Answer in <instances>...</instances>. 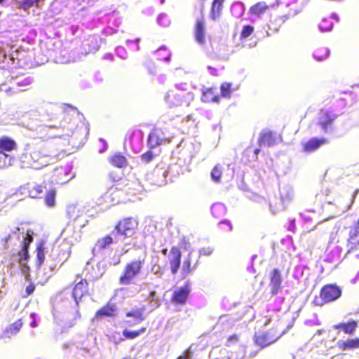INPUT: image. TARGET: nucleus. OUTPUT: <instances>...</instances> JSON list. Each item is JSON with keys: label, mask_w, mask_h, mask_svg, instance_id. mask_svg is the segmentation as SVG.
Masks as SVG:
<instances>
[{"label": "nucleus", "mask_w": 359, "mask_h": 359, "mask_svg": "<svg viewBox=\"0 0 359 359\" xmlns=\"http://www.w3.org/2000/svg\"><path fill=\"white\" fill-rule=\"evenodd\" d=\"M161 133L159 130L155 128L152 130L148 136V144L151 149L158 147L163 143Z\"/></svg>", "instance_id": "obj_23"}, {"label": "nucleus", "mask_w": 359, "mask_h": 359, "mask_svg": "<svg viewBox=\"0 0 359 359\" xmlns=\"http://www.w3.org/2000/svg\"><path fill=\"white\" fill-rule=\"evenodd\" d=\"M126 323H127V324H128V325H130V326L133 325V323H132L130 321H129V320H128V321H127Z\"/></svg>", "instance_id": "obj_53"}, {"label": "nucleus", "mask_w": 359, "mask_h": 359, "mask_svg": "<svg viewBox=\"0 0 359 359\" xmlns=\"http://www.w3.org/2000/svg\"><path fill=\"white\" fill-rule=\"evenodd\" d=\"M196 262L193 261L191 253H188L187 256L183 262L182 267L183 277L188 276L196 268Z\"/></svg>", "instance_id": "obj_26"}, {"label": "nucleus", "mask_w": 359, "mask_h": 359, "mask_svg": "<svg viewBox=\"0 0 359 359\" xmlns=\"http://www.w3.org/2000/svg\"><path fill=\"white\" fill-rule=\"evenodd\" d=\"M67 257L63 260V262H62V264H63L65 263V262L67 260V259L69 257V255H70V252H67Z\"/></svg>", "instance_id": "obj_51"}, {"label": "nucleus", "mask_w": 359, "mask_h": 359, "mask_svg": "<svg viewBox=\"0 0 359 359\" xmlns=\"http://www.w3.org/2000/svg\"><path fill=\"white\" fill-rule=\"evenodd\" d=\"M269 6L264 2H258L250 8V13L252 15L260 16L266 13Z\"/></svg>", "instance_id": "obj_29"}, {"label": "nucleus", "mask_w": 359, "mask_h": 359, "mask_svg": "<svg viewBox=\"0 0 359 359\" xmlns=\"http://www.w3.org/2000/svg\"><path fill=\"white\" fill-rule=\"evenodd\" d=\"M238 341H239L238 335L236 334H233L230 335L227 338L226 345L227 346H230L231 344H233L234 343H237Z\"/></svg>", "instance_id": "obj_43"}, {"label": "nucleus", "mask_w": 359, "mask_h": 359, "mask_svg": "<svg viewBox=\"0 0 359 359\" xmlns=\"http://www.w3.org/2000/svg\"><path fill=\"white\" fill-rule=\"evenodd\" d=\"M17 149V143L15 141L7 136L0 137V155H3L5 158L8 156L6 152H11Z\"/></svg>", "instance_id": "obj_17"}, {"label": "nucleus", "mask_w": 359, "mask_h": 359, "mask_svg": "<svg viewBox=\"0 0 359 359\" xmlns=\"http://www.w3.org/2000/svg\"><path fill=\"white\" fill-rule=\"evenodd\" d=\"M146 330H147L146 327H142L141 328H140L139 330H129L128 329H124L122 332V334L124 338L121 339V341H122L123 339H128V340L134 339L138 337L140 334L145 332Z\"/></svg>", "instance_id": "obj_28"}, {"label": "nucleus", "mask_w": 359, "mask_h": 359, "mask_svg": "<svg viewBox=\"0 0 359 359\" xmlns=\"http://www.w3.org/2000/svg\"><path fill=\"white\" fill-rule=\"evenodd\" d=\"M32 327H35L36 326V322L35 321H33L32 323Z\"/></svg>", "instance_id": "obj_54"}, {"label": "nucleus", "mask_w": 359, "mask_h": 359, "mask_svg": "<svg viewBox=\"0 0 359 359\" xmlns=\"http://www.w3.org/2000/svg\"><path fill=\"white\" fill-rule=\"evenodd\" d=\"M109 161L112 166L118 168L126 167L128 165L126 157L121 153H116L113 154L109 158Z\"/></svg>", "instance_id": "obj_25"}, {"label": "nucleus", "mask_w": 359, "mask_h": 359, "mask_svg": "<svg viewBox=\"0 0 359 359\" xmlns=\"http://www.w3.org/2000/svg\"><path fill=\"white\" fill-rule=\"evenodd\" d=\"M297 0H277V4L281 7L288 8L287 13L277 17L275 20H271L268 24L269 29L273 32H278L282 23L287 20L295 13L294 8Z\"/></svg>", "instance_id": "obj_5"}, {"label": "nucleus", "mask_w": 359, "mask_h": 359, "mask_svg": "<svg viewBox=\"0 0 359 359\" xmlns=\"http://www.w3.org/2000/svg\"><path fill=\"white\" fill-rule=\"evenodd\" d=\"M222 177V169L219 165H216L211 171V177L215 182H219Z\"/></svg>", "instance_id": "obj_37"}, {"label": "nucleus", "mask_w": 359, "mask_h": 359, "mask_svg": "<svg viewBox=\"0 0 359 359\" xmlns=\"http://www.w3.org/2000/svg\"><path fill=\"white\" fill-rule=\"evenodd\" d=\"M203 252V255H210L212 253V250H208V251H205L204 249L202 250Z\"/></svg>", "instance_id": "obj_49"}, {"label": "nucleus", "mask_w": 359, "mask_h": 359, "mask_svg": "<svg viewBox=\"0 0 359 359\" xmlns=\"http://www.w3.org/2000/svg\"><path fill=\"white\" fill-rule=\"evenodd\" d=\"M134 133H135L134 130L128 132V134H129L130 138L133 137V136L134 135Z\"/></svg>", "instance_id": "obj_50"}, {"label": "nucleus", "mask_w": 359, "mask_h": 359, "mask_svg": "<svg viewBox=\"0 0 359 359\" xmlns=\"http://www.w3.org/2000/svg\"><path fill=\"white\" fill-rule=\"evenodd\" d=\"M114 242L115 243V239L114 240L111 235H106L97 240L96 245L99 250H104Z\"/></svg>", "instance_id": "obj_33"}, {"label": "nucleus", "mask_w": 359, "mask_h": 359, "mask_svg": "<svg viewBox=\"0 0 359 359\" xmlns=\"http://www.w3.org/2000/svg\"><path fill=\"white\" fill-rule=\"evenodd\" d=\"M220 97L230 98L231 93L236 88H232V84L229 82H224L220 86Z\"/></svg>", "instance_id": "obj_32"}, {"label": "nucleus", "mask_w": 359, "mask_h": 359, "mask_svg": "<svg viewBox=\"0 0 359 359\" xmlns=\"http://www.w3.org/2000/svg\"><path fill=\"white\" fill-rule=\"evenodd\" d=\"M118 315V307L116 303L108 302L99 309L95 313L94 319L102 320L104 318H114Z\"/></svg>", "instance_id": "obj_9"}, {"label": "nucleus", "mask_w": 359, "mask_h": 359, "mask_svg": "<svg viewBox=\"0 0 359 359\" xmlns=\"http://www.w3.org/2000/svg\"><path fill=\"white\" fill-rule=\"evenodd\" d=\"M22 258L25 260H27L29 258L28 250H26V251H22Z\"/></svg>", "instance_id": "obj_47"}, {"label": "nucleus", "mask_w": 359, "mask_h": 359, "mask_svg": "<svg viewBox=\"0 0 359 359\" xmlns=\"http://www.w3.org/2000/svg\"><path fill=\"white\" fill-rule=\"evenodd\" d=\"M158 22L160 25L166 27L170 24V20L165 15H161L158 18Z\"/></svg>", "instance_id": "obj_45"}, {"label": "nucleus", "mask_w": 359, "mask_h": 359, "mask_svg": "<svg viewBox=\"0 0 359 359\" xmlns=\"http://www.w3.org/2000/svg\"><path fill=\"white\" fill-rule=\"evenodd\" d=\"M60 151L54 149L49 144H43L34 148L31 151L22 154L21 162L23 165L35 170L41 169L57 159Z\"/></svg>", "instance_id": "obj_1"}, {"label": "nucleus", "mask_w": 359, "mask_h": 359, "mask_svg": "<svg viewBox=\"0 0 359 359\" xmlns=\"http://www.w3.org/2000/svg\"><path fill=\"white\" fill-rule=\"evenodd\" d=\"M219 228L226 231H231L233 229L231 222L228 220H222L219 222Z\"/></svg>", "instance_id": "obj_42"}, {"label": "nucleus", "mask_w": 359, "mask_h": 359, "mask_svg": "<svg viewBox=\"0 0 359 359\" xmlns=\"http://www.w3.org/2000/svg\"><path fill=\"white\" fill-rule=\"evenodd\" d=\"M61 121L58 125H50L46 127L50 128H62L69 132H72L76 126V112L72 109L71 112L63 111L61 113Z\"/></svg>", "instance_id": "obj_8"}, {"label": "nucleus", "mask_w": 359, "mask_h": 359, "mask_svg": "<svg viewBox=\"0 0 359 359\" xmlns=\"http://www.w3.org/2000/svg\"><path fill=\"white\" fill-rule=\"evenodd\" d=\"M4 0H0V4H2L4 3Z\"/></svg>", "instance_id": "obj_55"}, {"label": "nucleus", "mask_w": 359, "mask_h": 359, "mask_svg": "<svg viewBox=\"0 0 359 359\" xmlns=\"http://www.w3.org/2000/svg\"><path fill=\"white\" fill-rule=\"evenodd\" d=\"M126 316L127 318H134L136 320L137 323H141L144 321L146 318L144 315V309L142 308L137 310H131L126 313Z\"/></svg>", "instance_id": "obj_31"}, {"label": "nucleus", "mask_w": 359, "mask_h": 359, "mask_svg": "<svg viewBox=\"0 0 359 359\" xmlns=\"http://www.w3.org/2000/svg\"><path fill=\"white\" fill-rule=\"evenodd\" d=\"M145 263V256L128 262L118 278L120 285H128L133 283L134 279L141 273Z\"/></svg>", "instance_id": "obj_2"}, {"label": "nucleus", "mask_w": 359, "mask_h": 359, "mask_svg": "<svg viewBox=\"0 0 359 359\" xmlns=\"http://www.w3.org/2000/svg\"><path fill=\"white\" fill-rule=\"evenodd\" d=\"M337 118V116L327 111H322L318 125L321 127L325 133L327 132L331 128L332 123Z\"/></svg>", "instance_id": "obj_16"}, {"label": "nucleus", "mask_w": 359, "mask_h": 359, "mask_svg": "<svg viewBox=\"0 0 359 359\" xmlns=\"http://www.w3.org/2000/svg\"><path fill=\"white\" fill-rule=\"evenodd\" d=\"M182 251L179 246L171 248L168 257V263L169 264L172 274H176L181 265Z\"/></svg>", "instance_id": "obj_11"}, {"label": "nucleus", "mask_w": 359, "mask_h": 359, "mask_svg": "<svg viewBox=\"0 0 359 359\" xmlns=\"http://www.w3.org/2000/svg\"><path fill=\"white\" fill-rule=\"evenodd\" d=\"M337 346L341 351L353 350L359 348V337L352 338L344 341H339Z\"/></svg>", "instance_id": "obj_24"}, {"label": "nucleus", "mask_w": 359, "mask_h": 359, "mask_svg": "<svg viewBox=\"0 0 359 359\" xmlns=\"http://www.w3.org/2000/svg\"><path fill=\"white\" fill-rule=\"evenodd\" d=\"M254 29V27L251 25L243 26L241 32L240 39L241 40L247 39L253 33Z\"/></svg>", "instance_id": "obj_38"}, {"label": "nucleus", "mask_w": 359, "mask_h": 359, "mask_svg": "<svg viewBox=\"0 0 359 359\" xmlns=\"http://www.w3.org/2000/svg\"><path fill=\"white\" fill-rule=\"evenodd\" d=\"M282 282L280 271L278 269H273L270 273L269 285L272 295H276L281 290Z\"/></svg>", "instance_id": "obj_13"}, {"label": "nucleus", "mask_w": 359, "mask_h": 359, "mask_svg": "<svg viewBox=\"0 0 359 359\" xmlns=\"http://www.w3.org/2000/svg\"><path fill=\"white\" fill-rule=\"evenodd\" d=\"M328 55V50L324 48H317L313 53L314 57L318 61L323 60L324 59L327 58Z\"/></svg>", "instance_id": "obj_36"}, {"label": "nucleus", "mask_w": 359, "mask_h": 359, "mask_svg": "<svg viewBox=\"0 0 359 359\" xmlns=\"http://www.w3.org/2000/svg\"><path fill=\"white\" fill-rule=\"evenodd\" d=\"M162 252H163V255H166L167 250L166 249L163 250Z\"/></svg>", "instance_id": "obj_52"}, {"label": "nucleus", "mask_w": 359, "mask_h": 359, "mask_svg": "<svg viewBox=\"0 0 359 359\" xmlns=\"http://www.w3.org/2000/svg\"><path fill=\"white\" fill-rule=\"evenodd\" d=\"M88 293V283L86 279H81L77 283L72 290V297L74 299L76 305H79V301L83 297Z\"/></svg>", "instance_id": "obj_14"}, {"label": "nucleus", "mask_w": 359, "mask_h": 359, "mask_svg": "<svg viewBox=\"0 0 359 359\" xmlns=\"http://www.w3.org/2000/svg\"><path fill=\"white\" fill-rule=\"evenodd\" d=\"M194 36L196 41L201 45L205 43V19L202 16L196 20L194 26Z\"/></svg>", "instance_id": "obj_15"}, {"label": "nucleus", "mask_w": 359, "mask_h": 359, "mask_svg": "<svg viewBox=\"0 0 359 359\" xmlns=\"http://www.w3.org/2000/svg\"><path fill=\"white\" fill-rule=\"evenodd\" d=\"M327 143L328 140L325 137H312L302 144V149L304 153L310 154Z\"/></svg>", "instance_id": "obj_12"}, {"label": "nucleus", "mask_w": 359, "mask_h": 359, "mask_svg": "<svg viewBox=\"0 0 359 359\" xmlns=\"http://www.w3.org/2000/svg\"><path fill=\"white\" fill-rule=\"evenodd\" d=\"M220 98L217 88L215 86L206 88L201 96V100L205 103H219Z\"/></svg>", "instance_id": "obj_18"}, {"label": "nucleus", "mask_w": 359, "mask_h": 359, "mask_svg": "<svg viewBox=\"0 0 359 359\" xmlns=\"http://www.w3.org/2000/svg\"><path fill=\"white\" fill-rule=\"evenodd\" d=\"M193 353L190 348H187L182 352V353L177 357V359H191Z\"/></svg>", "instance_id": "obj_44"}, {"label": "nucleus", "mask_w": 359, "mask_h": 359, "mask_svg": "<svg viewBox=\"0 0 359 359\" xmlns=\"http://www.w3.org/2000/svg\"><path fill=\"white\" fill-rule=\"evenodd\" d=\"M47 183L46 182H43L41 184H37L32 187L29 190V194L32 198H41V195L46 191L47 192Z\"/></svg>", "instance_id": "obj_27"}, {"label": "nucleus", "mask_w": 359, "mask_h": 359, "mask_svg": "<svg viewBox=\"0 0 359 359\" xmlns=\"http://www.w3.org/2000/svg\"><path fill=\"white\" fill-rule=\"evenodd\" d=\"M259 151H260L259 149H255L254 150V154H255V160L257 158V156H258V155H259Z\"/></svg>", "instance_id": "obj_48"}, {"label": "nucleus", "mask_w": 359, "mask_h": 359, "mask_svg": "<svg viewBox=\"0 0 359 359\" xmlns=\"http://www.w3.org/2000/svg\"><path fill=\"white\" fill-rule=\"evenodd\" d=\"M358 326V323L355 320H349L347 322L339 323L333 326L334 329L337 330H341L345 334L348 335H353L357 327Z\"/></svg>", "instance_id": "obj_20"}, {"label": "nucleus", "mask_w": 359, "mask_h": 359, "mask_svg": "<svg viewBox=\"0 0 359 359\" xmlns=\"http://www.w3.org/2000/svg\"><path fill=\"white\" fill-rule=\"evenodd\" d=\"M137 226L138 222L133 217H128L119 220L116 224L114 229L111 232V234L114 235L115 238V243L118 242V237H122L125 239L130 236L134 233Z\"/></svg>", "instance_id": "obj_4"}, {"label": "nucleus", "mask_w": 359, "mask_h": 359, "mask_svg": "<svg viewBox=\"0 0 359 359\" xmlns=\"http://www.w3.org/2000/svg\"><path fill=\"white\" fill-rule=\"evenodd\" d=\"M347 246L348 252H355L359 250V226L353 227L350 231Z\"/></svg>", "instance_id": "obj_19"}, {"label": "nucleus", "mask_w": 359, "mask_h": 359, "mask_svg": "<svg viewBox=\"0 0 359 359\" xmlns=\"http://www.w3.org/2000/svg\"><path fill=\"white\" fill-rule=\"evenodd\" d=\"M283 334V331L275 326L269 330L256 333L254 337L255 342L262 348L276 341Z\"/></svg>", "instance_id": "obj_6"}, {"label": "nucleus", "mask_w": 359, "mask_h": 359, "mask_svg": "<svg viewBox=\"0 0 359 359\" xmlns=\"http://www.w3.org/2000/svg\"><path fill=\"white\" fill-rule=\"evenodd\" d=\"M44 248L42 243H40L36 247V258L38 261V265L41 266L45 260V252H44Z\"/></svg>", "instance_id": "obj_35"}, {"label": "nucleus", "mask_w": 359, "mask_h": 359, "mask_svg": "<svg viewBox=\"0 0 359 359\" xmlns=\"http://www.w3.org/2000/svg\"><path fill=\"white\" fill-rule=\"evenodd\" d=\"M225 0H213L211 4L210 18L212 20H217L222 13Z\"/></svg>", "instance_id": "obj_21"}, {"label": "nucleus", "mask_w": 359, "mask_h": 359, "mask_svg": "<svg viewBox=\"0 0 359 359\" xmlns=\"http://www.w3.org/2000/svg\"><path fill=\"white\" fill-rule=\"evenodd\" d=\"M318 26L323 32H327L332 29L333 25L330 20L325 18L322 20Z\"/></svg>", "instance_id": "obj_40"}, {"label": "nucleus", "mask_w": 359, "mask_h": 359, "mask_svg": "<svg viewBox=\"0 0 359 359\" xmlns=\"http://www.w3.org/2000/svg\"><path fill=\"white\" fill-rule=\"evenodd\" d=\"M189 92L179 86L169 89L164 96L165 101L170 107H177L187 103Z\"/></svg>", "instance_id": "obj_7"}, {"label": "nucleus", "mask_w": 359, "mask_h": 359, "mask_svg": "<svg viewBox=\"0 0 359 359\" xmlns=\"http://www.w3.org/2000/svg\"><path fill=\"white\" fill-rule=\"evenodd\" d=\"M276 142L274 134L271 131H262L259 137L258 143L260 147L267 145L272 146Z\"/></svg>", "instance_id": "obj_22"}, {"label": "nucleus", "mask_w": 359, "mask_h": 359, "mask_svg": "<svg viewBox=\"0 0 359 359\" xmlns=\"http://www.w3.org/2000/svg\"><path fill=\"white\" fill-rule=\"evenodd\" d=\"M341 293V288L336 284H326L321 287L319 295L313 298L312 303L316 306H323L338 299Z\"/></svg>", "instance_id": "obj_3"}, {"label": "nucleus", "mask_w": 359, "mask_h": 359, "mask_svg": "<svg viewBox=\"0 0 359 359\" xmlns=\"http://www.w3.org/2000/svg\"><path fill=\"white\" fill-rule=\"evenodd\" d=\"M35 290V285L33 283H30L25 289V294L23 295V297H27L30 296L34 291Z\"/></svg>", "instance_id": "obj_46"}, {"label": "nucleus", "mask_w": 359, "mask_h": 359, "mask_svg": "<svg viewBox=\"0 0 359 359\" xmlns=\"http://www.w3.org/2000/svg\"><path fill=\"white\" fill-rule=\"evenodd\" d=\"M154 154H153V152L150 150L143 153L141 156H140V158H141V160L146 163H148L149 162H151L153 158H154Z\"/></svg>", "instance_id": "obj_41"}, {"label": "nucleus", "mask_w": 359, "mask_h": 359, "mask_svg": "<svg viewBox=\"0 0 359 359\" xmlns=\"http://www.w3.org/2000/svg\"><path fill=\"white\" fill-rule=\"evenodd\" d=\"M33 238L32 234L30 233L29 231L27 232L26 236L23 239V241L21 243L22 246V251H26V250H28L29 248V245L32 242Z\"/></svg>", "instance_id": "obj_39"}, {"label": "nucleus", "mask_w": 359, "mask_h": 359, "mask_svg": "<svg viewBox=\"0 0 359 359\" xmlns=\"http://www.w3.org/2000/svg\"><path fill=\"white\" fill-rule=\"evenodd\" d=\"M22 322L21 319H19L11 324L6 330V333L14 335L16 334L22 328Z\"/></svg>", "instance_id": "obj_34"}, {"label": "nucleus", "mask_w": 359, "mask_h": 359, "mask_svg": "<svg viewBox=\"0 0 359 359\" xmlns=\"http://www.w3.org/2000/svg\"><path fill=\"white\" fill-rule=\"evenodd\" d=\"M269 320L265 323V325H267L269 323Z\"/></svg>", "instance_id": "obj_56"}, {"label": "nucleus", "mask_w": 359, "mask_h": 359, "mask_svg": "<svg viewBox=\"0 0 359 359\" xmlns=\"http://www.w3.org/2000/svg\"><path fill=\"white\" fill-rule=\"evenodd\" d=\"M56 190L54 187H50L47 190L44 197V203L46 206L53 208L55 205Z\"/></svg>", "instance_id": "obj_30"}, {"label": "nucleus", "mask_w": 359, "mask_h": 359, "mask_svg": "<svg viewBox=\"0 0 359 359\" xmlns=\"http://www.w3.org/2000/svg\"><path fill=\"white\" fill-rule=\"evenodd\" d=\"M191 288L189 283L175 290L170 298V302L175 305H184L187 303Z\"/></svg>", "instance_id": "obj_10"}]
</instances>
